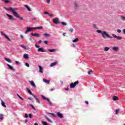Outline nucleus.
<instances>
[{
    "mask_svg": "<svg viewBox=\"0 0 125 125\" xmlns=\"http://www.w3.org/2000/svg\"><path fill=\"white\" fill-rule=\"evenodd\" d=\"M7 10H8V11H11L13 13L14 16L16 18H19L21 20H23L24 18L20 17L19 14L16 12L18 10V9L17 8L9 7L7 9Z\"/></svg>",
    "mask_w": 125,
    "mask_h": 125,
    "instance_id": "nucleus-1",
    "label": "nucleus"
},
{
    "mask_svg": "<svg viewBox=\"0 0 125 125\" xmlns=\"http://www.w3.org/2000/svg\"><path fill=\"white\" fill-rule=\"evenodd\" d=\"M97 33L98 34H101L104 39H106V38H107L108 39H113V37L111 36L110 34H108L107 31L97 30Z\"/></svg>",
    "mask_w": 125,
    "mask_h": 125,
    "instance_id": "nucleus-2",
    "label": "nucleus"
},
{
    "mask_svg": "<svg viewBox=\"0 0 125 125\" xmlns=\"http://www.w3.org/2000/svg\"><path fill=\"white\" fill-rule=\"evenodd\" d=\"M35 30V27H27L26 28V30L25 31L24 33L25 34H28L29 32H33Z\"/></svg>",
    "mask_w": 125,
    "mask_h": 125,
    "instance_id": "nucleus-3",
    "label": "nucleus"
},
{
    "mask_svg": "<svg viewBox=\"0 0 125 125\" xmlns=\"http://www.w3.org/2000/svg\"><path fill=\"white\" fill-rule=\"evenodd\" d=\"M77 84H79V81H76L74 83H71L70 85V88H74Z\"/></svg>",
    "mask_w": 125,
    "mask_h": 125,
    "instance_id": "nucleus-4",
    "label": "nucleus"
},
{
    "mask_svg": "<svg viewBox=\"0 0 125 125\" xmlns=\"http://www.w3.org/2000/svg\"><path fill=\"white\" fill-rule=\"evenodd\" d=\"M41 97L42 98H43V99H44V100H47V102H48L49 105H52V103H51V102H50V100H49V99L46 98L43 95H41Z\"/></svg>",
    "mask_w": 125,
    "mask_h": 125,
    "instance_id": "nucleus-5",
    "label": "nucleus"
},
{
    "mask_svg": "<svg viewBox=\"0 0 125 125\" xmlns=\"http://www.w3.org/2000/svg\"><path fill=\"white\" fill-rule=\"evenodd\" d=\"M53 22L54 24H59V18H56L53 20Z\"/></svg>",
    "mask_w": 125,
    "mask_h": 125,
    "instance_id": "nucleus-6",
    "label": "nucleus"
},
{
    "mask_svg": "<svg viewBox=\"0 0 125 125\" xmlns=\"http://www.w3.org/2000/svg\"><path fill=\"white\" fill-rule=\"evenodd\" d=\"M112 37H113V38H114L115 39H116V40H118V41H121V40H122V37L120 36H117L114 34H112Z\"/></svg>",
    "mask_w": 125,
    "mask_h": 125,
    "instance_id": "nucleus-7",
    "label": "nucleus"
},
{
    "mask_svg": "<svg viewBox=\"0 0 125 125\" xmlns=\"http://www.w3.org/2000/svg\"><path fill=\"white\" fill-rule=\"evenodd\" d=\"M38 67L39 68V73H41V74H43V68H42V66L41 65H39Z\"/></svg>",
    "mask_w": 125,
    "mask_h": 125,
    "instance_id": "nucleus-8",
    "label": "nucleus"
},
{
    "mask_svg": "<svg viewBox=\"0 0 125 125\" xmlns=\"http://www.w3.org/2000/svg\"><path fill=\"white\" fill-rule=\"evenodd\" d=\"M1 34L2 35V36H4V37H5L6 38V39H7V40H8V41H10V39H9L8 36H7V35H6V34H5L3 33V32H1Z\"/></svg>",
    "mask_w": 125,
    "mask_h": 125,
    "instance_id": "nucleus-9",
    "label": "nucleus"
},
{
    "mask_svg": "<svg viewBox=\"0 0 125 125\" xmlns=\"http://www.w3.org/2000/svg\"><path fill=\"white\" fill-rule=\"evenodd\" d=\"M7 16L9 18L10 20H14V18L12 15H10L8 14H6Z\"/></svg>",
    "mask_w": 125,
    "mask_h": 125,
    "instance_id": "nucleus-10",
    "label": "nucleus"
},
{
    "mask_svg": "<svg viewBox=\"0 0 125 125\" xmlns=\"http://www.w3.org/2000/svg\"><path fill=\"white\" fill-rule=\"evenodd\" d=\"M57 117H59V118H60L61 119H63V115L61 114V113L57 112Z\"/></svg>",
    "mask_w": 125,
    "mask_h": 125,
    "instance_id": "nucleus-11",
    "label": "nucleus"
},
{
    "mask_svg": "<svg viewBox=\"0 0 125 125\" xmlns=\"http://www.w3.org/2000/svg\"><path fill=\"white\" fill-rule=\"evenodd\" d=\"M31 36H33V37H36L37 38H39L40 37V34L39 33H31Z\"/></svg>",
    "mask_w": 125,
    "mask_h": 125,
    "instance_id": "nucleus-12",
    "label": "nucleus"
},
{
    "mask_svg": "<svg viewBox=\"0 0 125 125\" xmlns=\"http://www.w3.org/2000/svg\"><path fill=\"white\" fill-rule=\"evenodd\" d=\"M29 83L32 86H33V87H36V84H35V82H34L33 81H30Z\"/></svg>",
    "mask_w": 125,
    "mask_h": 125,
    "instance_id": "nucleus-13",
    "label": "nucleus"
},
{
    "mask_svg": "<svg viewBox=\"0 0 125 125\" xmlns=\"http://www.w3.org/2000/svg\"><path fill=\"white\" fill-rule=\"evenodd\" d=\"M112 50H113L114 51H119L120 49H119V47L117 46H114L112 47Z\"/></svg>",
    "mask_w": 125,
    "mask_h": 125,
    "instance_id": "nucleus-14",
    "label": "nucleus"
},
{
    "mask_svg": "<svg viewBox=\"0 0 125 125\" xmlns=\"http://www.w3.org/2000/svg\"><path fill=\"white\" fill-rule=\"evenodd\" d=\"M8 68L10 69V70H11L12 71H15V69H14V68H13V67H12V66L10 65L9 64H7Z\"/></svg>",
    "mask_w": 125,
    "mask_h": 125,
    "instance_id": "nucleus-15",
    "label": "nucleus"
},
{
    "mask_svg": "<svg viewBox=\"0 0 125 125\" xmlns=\"http://www.w3.org/2000/svg\"><path fill=\"white\" fill-rule=\"evenodd\" d=\"M26 90H27V92H28V93H29V94H30V95H32V96H33L34 94H33V93L32 92L31 90H30V89L26 88Z\"/></svg>",
    "mask_w": 125,
    "mask_h": 125,
    "instance_id": "nucleus-16",
    "label": "nucleus"
},
{
    "mask_svg": "<svg viewBox=\"0 0 125 125\" xmlns=\"http://www.w3.org/2000/svg\"><path fill=\"white\" fill-rule=\"evenodd\" d=\"M38 52H45V51L43 49H42V48H39L38 49Z\"/></svg>",
    "mask_w": 125,
    "mask_h": 125,
    "instance_id": "nucleus-17",
    "label": "nucleus"
},
{
    "mask_svg": "<svg viewBox=\"0 0 125 125\" xmlns=\"http://www.w3.org/2000/svg\"><path fill=\"white\" fill-rule=\"evenodd\" d=\"M23 58H24V59H29V55H28L27 54H24Z\"/></svg>",
    "mask_w": 125,
    "mask_h": 125,
    "instance_id": "nucleus-18",
    "label": "nucleus"
},
{
    "mask_svg": "<svg viewBox=\"0 0 125 125\" xmlns=\"http://www.w3.org/2000/svg\"><path fill=\"white\" fill-rule=\"evenodd\" d=\"M4 60H5V61H7V62H9V63H12V61H11L10 59L7 58H4Z\"/></svg>",
    "mask_w": 125,
    "mask_h": 125,
    "instance_id": "nucleus-19",
    "label": "nucleus"
},
{
    "mask_svg": "<svg viewBox=\"0 0 125 125\" xmlns=\"http://www.w3.org/2000/svg\"><path fill=\"white\" fill-rule=\"evenodd\" d=\"M43 82H44V83H48V84L50 83V82H49V81H48L45 79H43Z\"/></svg>",
    "mask_w": 125,
    "mask_h": 125,
    "instance_id": "nucleus-20",
    "label": "nucleus"
},
{
    "mask_svg": "<svg viewBox=\"0 0 125 125\" xmlns=\"http://www.w3.org/2000/svg\"><path fill=\"white\" fill-rule=\"evenodd\" d=\"M1 105L3 107H4V108H6V105H5V104L4 102H3V101L2 100H1Z\"/></svg>",
    "mask_w": 125,
    "mask_h": 125,
    "instance_id": "nucleus-21",
    "label": "nucleus"
},
{
    "mask_svg": "<svg viewBox=\"0 0 125 125\" xmlns=\"http://www.w3.org/2000/svg\"><path fill=\"white\" fill-rule=\"evenodd\" d=\"M43 27L42 26H39V27H34V30H37L38 29H39L40 30H42V29H43Z\"/></svg>",
    "mask_w": 125,
    "mask_h": 125,
    "instance_id": "nucleus-22",
    "label": "nucleus"
},
{
    "mask_svg": "<svg viewBox=\"0 0 125 125\" xmlns=\"http://www.w3.org/2000/svg\"><path fill=\"white\" fill-rule=\"evenodd\" d=\"M21 47L22 48H24V49H25V50H28V49L26 46L21 45Z\"/></svg>",
    "mask_w": 125,
    "mask_h": 125,
    "instance_id": "nucleus-23",
    "label": "nucleus"
},
{
    "mask_svg": "<svg viewBox=\"0 0 125 125\" xmlns=\"http://www.w3.org/2000/svg\"><path fill=\"white\" fill-rule=\"evenodd\" d=\"M33 97H34V98H35L36 100L40 103V100H39V98L38 97H37V96L33 95Z\"/></svg>",
    "mask_w": 125,
    "mask_h": 125,
    "instance_id": "nucleus-24",
    "label": "nucleus"
},
{
    "mask_svg": "<svg viewBox=\"0 0 125 125\" xmlns=\"http://www.w3.org/2000/svg\"><path fill=\"white\" fill-rule=\"evenodd\" d=\"M24 7H26V8H27V10H28V11H31V9L30 8V7H29V6L27 5H24Z\"/></svg>",
    "mask_w": 125,
    "mask_h": 125,
    "instance_id": "nucleus-25",
    "label": "nucleus"
},
{
    "mask_svg": "<svg viewBox=\"0 0 125 125\" xmlns=\"http://www.w3.org/2000/svg\"><path fill=\"white\" fill-rule=\"evenodd\" d=\"M56 64H57L56 62H52L50 64V67H53V66H55V65H56Z\"/></svg>",
    "mask_w": 125,
    "mask_h": 125,
    "instance_id": "nucleus-26",
    "label": "nucleus"
},
{
    "mask_svg": "<svg viewBox=\"0 0 125 125\" xmlns=\"http://www.w3.org/2000/svg\"><path fill=\"white\" fill-rule=\"evenodd\" d=\"M118 98L117 96H114L113 97V100H114V101H116L118 100Z\"/></svg>",
    "mask_w": 125,
    "mask_h": 125,
    "instance_id": "nucleus-27",
    "label": "nucleus"
},
{
    "mask_svg": "<svg viewBox=\"0 0 125 125\" xmlns=\"http://www.w3.org/2000/svg\"><path fill=\"white\" fill-rule=\"evenodd\" d=\"M49 36H50V34H49L45 33L44 34V36L45 37H49Z\"/></svg>",
    "mask_w": 125,
    "mask_h": 125,
    "instance_id": "nucleus-28",
    "label": "nucleus"
},
{
    "mask_svg": "<svg viewBox=\"0 0 125 125\" xmlns=\"http://www.w3.org/2000/svg\"><path fill=\"white\" fill-rule=\"evenodd\" d=\"M79 41V39L78 38H76L73 40V42H77Z\"/></svg>",
    "mask_w": 125,
    "mask_h": 125,
    "instance_id": "nucleus-29",
    "label": "nucleus"
},
{
    "mask_svg": "<svg viewBox=\"0 0 125 125\" xmlns=\"http://www.w3.org/2000/svg\"><path fill=\"white\" fill-rule=\"evenodd\" d=\"M45 118L46 119L47 121H48V122L51 123V121L50 119H49V118H48V117H47V116H45Z\"/></svg>",
    "mask_w": 125,
    "mask_h": 125,
    "instance_id": "nucleus-30",
    "label": "nucleus"
},
{
    "mask_svg": "<svg viewBox=\"0 0 125 125\" xmlns=\"http://www.w3.org/2000/svg\"><path fill=\"white\" fill-rule=\"evenodd\" d=\"M17 95L19 97V98H20V99H21V100H23V98H22L21 96H20V95H19V94H17Z\"/></svg>",
    "mask_w": 125,
    "mask_h": 125,
    "instance_id": "nucleus-31",
    "label": "nucleus"
},
{
    "mask_svg": "<svg viewBox=\"0 0 125 125\" xmlns=\"http://www.w3.org/2000/svg\"><path fill=\"white\" fill-rule=\"evenodd\" d=\"M109 49H110V48H109L108 47H105L104 48V51H108V50H109Z\"/></svg>",
    "mask_w": 125,
    "mask_h": 125,
    "instance_id": "nucleus-32",
    "label": "nucleus"
},
{
    "mask_svg": "<svg viewBox=\"0 0 125 125\" xmlns=\"http://www.w3.org/2000/svg\"><path fill=\"white\" fill-rule=\"evenodd\" d=\"M121 20L123 21H125V17L123 16H121Z\"/></svg>",
    "mask_w": 125,
    "mask_h": 125,
    "instance_id": "nucleus-33",
    "label": "nucleus"
},
{
    "mask_svg": "<svg viewBox=\"0 0 125 125\" xmlns=\"http://www.w3.org/2000/svg\"><path fill=\"white\" fill-rule=\"evenodd\" d=\"M0 120H3V114H0Z\"/></svg>",
    "mask_w": 125,
    "mask_h": 125,
    "instance_id": "nucleus-34",
    "label": "nucleus"
},
{
    "mask_svg": "<svg viewBox=\"0 0 125 125\" xmlns=\"http://www.w3.org/2000/svg\"><path fill=\"white\" fill-rule=\"evenodd\" d=\"M62 24L63 26H67V23L64 21L62 22Z\"/></svg>",
    "mask_w": 125,
    "mask_h": 125,
    "instance_id": "nucleus-35",
    "label": "nucleus"
},
{
    "mask_svg": "<svg viewBox=\"0 0 125 125\" xmlns=\"http://www.w3.org/2000/svg\"><path fill=\"white\" fill-rule=\"evenodd\" d=\"M48 114H49L50 115H52V116H53V117H57V115L54 114V113H48Z\"/></svg>",
    "mask_w": 125,
    "mask_h": 125,
    "instance_id": "nucleus-36",
    "label": "nucleus"
},
{
    "mask_svg": "<svg viewBox=\"0 0 125 125\" xmlns=\"http://www.w3.org/2000/svg\"><path fill=\"white\" fill-rule=\"evenodd\" d=\"M42 124L43 125H47V122H44V121L42 122Z\"/></svg>",
    "mask_w": 125,
    "mask_h": 125,
    "instance_id": "nucleus-37",
    "label": "nucleus"
},
{
    "mask_svg": "<svg viewBox=\"0 0 125 125\" xmlns=\"http://www.w3.org/2000/svg\"><path fill=\"white\" fill-rule=\"evenodd\" d=\"M119 112H120V109H117L116 110V115H118Z\"/></svg>",
    "mask_w": 125,
    "mask_h": 125,
    "instance_id": "nucleus-38",
    "label": "nucleus"
},
{
    "mask_svg": "<svg viewBox=\"0 0 125 125\" xmlns=\"http://www.w3.org/2000/svg\"><path fill=\"white\" fill-rule=\"evenodd\" d=\"M30 106L32 108V109H33V110H36V108H35V106H34L33 104H30Z\"/></svg>",
    "mask_w": 125,
    "mask_h": 125,
    "instance_id": "nucleus-39",
    "label": "nucleus"
},
{
    "mask_svg": "<svg viewBox=\"0 0 125 125\" xmlns=\"http://www.w3.org/2000/svg\"><path fill=\"white\" fill-rule=\"evenodd\" d=\"M49 51L50 52H54V51H55V49H49Z\"/></svg>",
    "mask_w": 125,
    "mask_h": 125,
    "instance_id": "nucleus-40",
    "label": "nucleus"
},
{
    "mask_svg": "<svg viewBox=\"0 0 125 125\" xmlns=\"http://www.w3.org/2000/svg\"><path fill=\"white\" fill-rule=\"evenodd\" d=\"M69 32H70L71 33H73V32L74 31V29L73 28H70L69 29Z\"/></svg>",
    "mask_w": 125,
    "mask_h": 125,
    "instance_id": "nucleus-41",
    "label": "nucleus"
},
{
    "mask_svg": "<svg viewBox=\"0 0 125 125\" xmlns=\"http://www.w3.org/2000/svg\"><path fill=\"white\" fill-rule=\"evenodd\" d=\"M4 1L5 2V3H9V0H4Z\"/></svg>",
    "mask_w": 125,
    "mask_h": 125,
    "instance_id": "nucleus-42",
    "label": "nucleus"
},
{
    "mask_svg": "<svg viewBox=\"0 0 125 125\" xmlns=\"http://www.w3.org/2000/svg\"><path fill=\"white\" fill-rule=\"evenodd\" d=\"M25 66H26V67H30V64H29V63L26 62L25 63Z\"/></svg>",
    "mask_w": 125,
    "mask_h": 125,
    "instance_id": "nucleus-43",
    "label": "nucleus"
},
{
    "mask_svg": "<svg viewBox=\"0 0 125 125\" xmlns=\"http://www.w3.org/2000/svg\"><path fill=\"white\" fill-rule=\"evenodd\" d=\"M74 5H75V7L77 8V7H78V3H77V2H75V3H74Z\"/></svg>",
    "mask_w": 125,
    "mask_h": 125,
    "instance_id": "nucleus-44",
    "label": "nucleus"
},
{
    "mask_svg": "<svg viewBox=\"0 0 125 125\" xmlns=\"http://www.w3.org/2000/svg\"><path fill=\"white\" fill-rule=\"evenodd\" d=\"M35 46L37 48H40V45H38L37 44H35Z\"/></svg>",
    "mask_w": 125,
    "mask_h": 125,
    "instance_id": "nucleus-45",
    "label": "nucleus"
},
{
    "mask_svg": "<svg viewBox=\"0 0 125 125\" xmlns=\"http://www.w3.org/2000/svg\"><path fill=\"white\" fill-rule=\"evenodd\" d=\"M92 70H91L89 71L88 72V75H91V74L90 73H92Z\"/></svg>",
    "mask_w": 125,
    "mask_h": 125,
    "instance_id": "nucleus-46",
    "label": "nucleus"
},
{
    "mask_svg": "<svg viewBox=\"0 0 125 125\" xmlns=\"http://www.w3.org/2000/svg\"><path fill=\"white\" fill-rule=\"evenodd\" d=\"M53 90H55V88H51L49 89V91H53Z\"/></svg>",
    "mask_w": 125,
    "mask_h": 125,
    "instance_id": "nucleus-47",
    "label": "nucleus"
},
{
    "mask_svg": "<svg viewBox=\"0 0 125 125\" xmlns=\"http://www.w3.org/2000/svg\"><path fill=\"white\" fill-rule=\"evenodd\" d=\"M117 32L118 33H121L122 32V30H121V29H117Z\"/></svg>",
    "mask_w": 125,
    "mask_h": 125,
    "instance_id": "nucleus-48",
    "label": "nucleus"
},
{
    "mask_svg": "<svg viewBox=\"0 0 125 125\" xmlns=\"http://www.w3.org/2000/svg\"><path fill=\"white\" fill-rule=\"evenodd\" d=\"M25 117L26 119H27V118L29 117V116H28V114L27 113H25Z\"/></svg>",
    "mask_w": 125,
    "mask_h": 125,
    "instance_id": "nucleus-49",
    "label": "nucleus"
},
{
    "mask_svg": "<svg viewBox=\"0 0 125 125\" xmlns=\"http://www.w3.org/2000/svg\"><path fill=\"white\" fill-rule=\"evenodd\" d=\"M48 43V41H44V43H45V44H47Z\"/></svg>",
    "mask_w": 125,
    "mask_h": 125,
    "instance_id": "nucleus-50",
    "label": "nucleus"
},
{
    "mask_svg": "<svg viewBox=\"0 0 125 125\" xmlns=\"http://www.w3.org/2000/svg\"><path fill=\"white\" fill-rule=\"evenodd\" d=\"M16 64H18L19 65H20V62H19L16 61Z\"/></svg>",
    "mask_w": 125,
    "mask_h": 125,
    "instance_id": "nucleus-51",
    "label": "nucleus"
},
{
    "mask_svg": "<svg viewBox=\"0 0 125 125\" xmlns=\"http://www.w3.org/2000/svg\"><path fill=\"white\" fill-rule=\"evenodd\" d=\"M29 118H30V119H32V118H33V117L32 116V114H29Z\"/></svg>",
    "mask_w": 125,
    "mask_h": 125,
    "instance_id": "nucleus-52",
    "label": "nucleus"
},
{
    "mask_svg": "<svg viewBox=\"0 0 125 125\" xmlns=\"http://www.w3.org/2000/svg\"><path fill=\"white\" fill-rule=\"evenodd\" d=\"M29 100H31V101H33V98H28Z\"/></svg>",
    "mask_w": 125,
    "mask_h": 125,
    "instance_id": "nucleus-53",
    "label": "nucleus"
},
{
    "mask_svg": "<svg viewBox=\"0 0 125 125\" xmlns=\"http://www.w3.org/2000/svg\"><path fill=\"white\" fill-rule=\"evenodd\" d=\"M47 3H50V0H47Z\"/></svg>",
    "mask_w": 125,
    "mask_h": 125,
    "instance_id": "nucleus-54",
    "label": "nucleus"
},
{
    "mask_svg": "<svg viewBox=\"0 0 125 125\" xmlns=\"http://www.w3.org/2000/svg\"><path fill=\"white\" fill-rule=\"evenodd\" d=\"M20 37H21V39H24V36H23V35H20Z\"/></svg>",
    "mask_w": 125,
    "mask_h": 125,
    "instance_id": "nucleus-55",
    "label": "nucleus"
},
{
    "mask_svg": "<svg viewBox=\"0 0 125 125\" xmlns=\"http://www.w3.org/2000/svg\"><path fill=\"white\" fill-rule=\"evenodd\" d=\"M44 14H48V15H49V14L48 13V12H44Z\"/></svg>",
    "mask_w": 125,
    "mask_h": 125,
    "instance_id": "nucleus-56",
    "label": "nucleus"
},
{
    "mask_svg": "<svg viewBox=\"0 0 125 125\" xmlns=\"http://www.w3.org/2000/svg\"><path fill=\"white\" fill-rule=\"evenodd\" d=\"M85 103H86V104L87 105H88V102L87 101H85Z\"/></svg>",
    "mask_w": 125,
    "mask_h": 125,
    "instance_id": "nucleus-57",
    "label": "nucleus"
},
{
    "mask_svg": "<svg viewBox=\"0 0 125 125\" xmlns=\"http://www.w3.org/2000/svg\"><path fill=\"white\" fill-rule=\"evenodd\" d=\"M49 16H50V17H52L53 16V14H50L49 15Z\"/></svg>",
    "mask_w": 125,
    "mask_h": 125,
    "instance_id": "nucleus-58",
    "label": "nucleus"
},
{
    "mask_svg": "<svg viewBox=\"0 0 125 125\" xmlns=\"http://www.w3.org/2000/svg\"><path fill=\"white\" fill-rule=\"evenodd\" d=\"M24 122H25V123H28V120H27V119H26V120L24 121Z\"/></svg>",
    "mask_w": 125,
    "mask_h": 125,
    "instance_id": "nucleus-59",
    "label": "nucleus"
},
{
    "mask_svg": "<svg viewBox=\"0 0 125 125\" xmlns=\"http://www.w3.org/2000/svg\"><path fill=\"white\" fill-rule=\"evenodd\" d=\"M123 32L124 34L125 35V29H123Z\"/></svg>",
    "mask_w": 125,
    "mask_h": 125,
    "instance_id": "nucleus-60",
    "label": "nucleus"
},
{
    "mask_svg": "<svg viewBox=\"0 0 125 125\" xmlns=\"http://www.w3.org/2000/svg\"><path fill=\"white\" fill-rule=\"evenodd\" d=\"M29 41H30L31 42H32V41H33V39H32L31 38H29Z\"/></svg>",
    "mask_w": 125,
    "mask_h": 125,
    "instance_id": "nucleus-61",
    "label": "nucleus"
},
{
    "mask_svg": "<svg viewBox=\"0 0 125 125\" xmlns=\"http://www.w3.org/2000/svg\"><path fill=\"white\" fill-rule=\"evenodd\" d=\"M39 43H42V41L41 40H40L39 41Z\"/></svg>",
    "mask_w": 125,
    "mask_h": 125,
    "instance_id": "nucleus-62",
    "label": "nucleus"
},
{
    "mask_svg": "<svg viewBox=\"0 0 125 125\" xmlns=\"http://www.w3.org/2000/svg\"><path fill=\"white\" fill-rule=\"evenodd\" d=\"M65 90L68 91V90H69V89L68 88H66L65 89Z\"/></svg>",
    "mask_w": 125,
    "mask_h": 125,
    "instance_id": "nucleus-63",
    "label": "nucleus"
},
{
    "mask_svg": "<svg viewBox=\"0 0 125 125\" xmlns=\"http://www.w3.org/2000/svg\"><path fill=\"white\" fill-rule=\"evenodd\" d=\"M34 125H39L38 124V123H35L34 124Z\"/></svg>",
    "mask_w": 125,
    "mask_h": 125,
    "instance_id": "nucleus-64",
    "label": "nucleus"
}]
</instances>
